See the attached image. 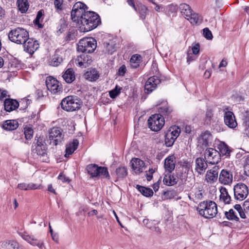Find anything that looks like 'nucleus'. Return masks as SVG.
I'll return each instance as SVG.
<instances>
[{"label":"nucleus","mask_w":249,"mask_h":249,"mask_svg":"<svg viewBox=\"0 0 249 249\" xmlns=\"http://www.w3.org/2000/svg\"><path fill=\"white\" fill-rule=\"evenodd\" d=\"M212 140V135L211 133L206 131L202 133L198 138V142L202 145L207 146L211 142Z\"/></svg>","instance_id":"28"},{"label":"nucleus","mask_w":249,"mask_h":249,"mask_svg":"<svg viewBox=\"0 0 249 249\" xmlns=\"http://www.w3.org/2000/svg\"><path fill=\"white\" fill-rule=\"evenodd\" d=\"M217 148L219 151L218 152L220 154V157L221 156H225L226 157L230 156L231 150L225 142H220L217 146Z\"/></svg>","instance_id":"27"},{"label":"nucleus","mask_w":249,"mask_h":249,"mask_svg":"<svg viewBox=\"0 0 249 249\" xmlns=\"http://www.w3.org/2000/svg\"><path fill=\"white\" fill-rule=\"evenodd\" d=\"M178 8L177 5L171 4L166 7V13L170 17L176 16Z\"/></svg>","instance_id":"42"},{"label":"nucleus","mask_w":249,"mask_h":249,"mask_svg":"<svg viewBox=\"0 0 249 249\" xmlns=\"http://www.w3.org/2000/svg\"><path fill=\"white\" fill-rule=\"evenodd\" d=\"M124 92V89L122 87L116 86L114 89L109 91V93H120Z\"/></svg>","instance_id":"56"},{"label":"nucleus","mask_w":249,"mask_h":249,"mask_svg":"<svg viewBox=\"0 0 249 249\" xmlns=\"http://www.w3.org/2000/svg\"><path fill=\"white\" fill-rule=\"evenodd\" d=\"M126 71V67L124 65H122L118 70V74L120 76H123L125 73Z\"/></svg>","instance_id":"60"},{"label":"nucleus","mask_w":249,"mask_h":249,"mask_svg":"<svg viewBox=\"0 0 249 249\" xmlns=\"http://www.w3.org/2000/svg\"><path fill=\"white\" fill-rule=\"evenodd\" d=\"M19 106L18 102L14 99H7L4 102V109L6 111L11 112L18 108Z\"/></svg>","instance_id":"23"},{"label":"nucleus","mask_w":249,"mask_h":249,"mask_svg":"<svg viewBox=\"0 0 249 249\" xmlns=\"http://www.w3.org/2000/svg\"><path fill=\"white\" fill-rule=\"evenodd\" d=\"M203 35L207 39H212L213 38L211 31L207 28L203 29Z\"/></svg>","instance_id":"55"},{"label":"nucleus","mask_w":249,"mask_h":249,"mask_svg":"<svg viewBox=\"0 0 249 249\" xmlns=\"http://www.w3.org/2000/svg\"><path fill=\"white\" fill-rule=\"evenodd\" d=\"M1 247L3 249H18L19 245L14 240H5L1 243Z\"/></svg>","instance_id":"30"},{"label":"nucleus","mask_w":249,"mask_h":249,"mask_svg":"<svg viewBox=\"0 0 249 249\" xmlns=\"http://www.w3.org/2000/svg\"><path fill=\"white\" fill-rule=\"evenodd\" d=\"M142 60V57L141 55L135 54L133 55L130 60V64L132 68H137L140 66V64Z\"/></svg>","instance_id":"37"},{"label":"nucleus","mask_w":249,"mask_h":249,"mask_svg":"<svg viewBox=\"0 0 249 249\" xmlns=\"http://www.w3.org/2000/svg\"><path fill=\"white\" fill-rule=\"evenodd\" d=\"M82 101L75 95H70L61 102L62 108L67 111H74L81 108Z\"/></svg>","instance_id":"3"},{"label":"nucleus","mask_w":249,"mask_h":249,"mask_svg":"<svg viewBox=\"0 0 249 249\" xmlns=\"http://www.w3.org/2000/svg\"><path fill=\"white\" fill-rule=\"evenodd\" d=\"M46 85L48 89L53 93L62 91V87L59 82L54 78L49 76L46 80Z\"/></svg>","instance_id":"12"},{"label":"nucleus","mask_w":249,"mask_h":249,"mask_svg":"<svg viewBox=\"0 0 249 249\" xmlns=\"http://www.w3.org/2000/svg\"><path fill=\"white\" fill-rule=\"evenodd\" d=\"M33 130L30 127H25L24 128L25 137L27 140H30L33 135Z\"/></svg>","instance_id":"53"},{"label":"nucleus","mask_w":249,"mask_h":249,"mask_svg":"<svg viewBox=\"0 0 249 249\" xmlns=\"http://www.w3.org/2000/svg\"><path fill=\"white\" fill-rule=\"evenodd\" d=\"M29 33L25 29L18 27L11 30L8 33L9 40L18 44H22L29 37Z\"/></svg>","instance_id":"4"},{"label":"nucleus","mask_w":249,"mask_h":249,"mask_svg":"<svg viewBox=\"0 0 249 249\" xmlns=\"http://www.w3.org/2000/svg\"><path fill=\"white\" fill-rule=\"evenodd\" d=\"M104 47L106 51L112 54L115 51V45L112 41L104 43Z\"/></svg>","instance_id":"45"},{"label":"nucleus","mask_w":249,"mask_h":249,"mask_svg":"<svg viewBox=\"0 0 249 249\" xmlns=\"http://www.w3.org/2000/svg\"><path fill=\"white\" fill-rule=\"evenodd\" d=\"M64 0H54L53 4L57 12H61L64 8Z\"/></svg>","instance_id":"48"},{"label":"nucleus","mask_w":249,"mask_h":249,"mask_svg":"<svg viewBox=\"0 0 249 249\" xmlns=\"http://www.w3.org/2000/svg\"><path fill=\"white\" fill-rule=\"evenodd\" d=\"M196 57L193 54L188 53L187 57V62L190 64L192 61L195 60L196 59Z\"/></svg>","instance_id":"62"},{"label":"nucleus","mask_w":249,"mask_h":249,"mask_svg":"<svg viewBox=\"0 0 249 249\" xmlns=\"http://www.w3.org/2000/svg\"><path fill=\"white\" fill-rule=\"evenodd\" d=\"M178 181V178L171 175V173L169 172L165 175L163 179V183L167 186H173L177 184Z\"/></svg>","instance_id":"29"},{"label":"nucleus","mask_w":249,"mask_h":249,"mask_svg":"<svg viewBox=\"0 0 249 249\" xmlns=\"http://www.w3.org/2000/svg\"><path fill=\"white\" fill-rule=\"evenodd\" d=\"M164 123V118L157 114L152 115L148 120V126L153 131L160 130L162 128Z\"/></svg>","instance_id":"8"},{"label":"nucleus","mask_w":249,"mask_h":249,"mask_svg":"<svg viewBox=\"0 0 249 249\" xmlns=\"http://www.w3.org/2000/svg\"><path fill=\"white\" fill-rule=\"evenodd\" d=\"M186 19L193 25L199 24L202 20V18L197 13H193V12L191 13V15H189V17H188Z\"/></svg>","instance_id":"34"},{"label":"nucleus","mask_w":249,"mask_h":249,"mask_svg":"<svg viewBox=\"0 0 249 249\" xmlns=\"http://www.w3.org/2000/svg\"><path fill=\"white\" fill-rule=\"evenodd\" d=\"M220 192V200L223 202L225 204H229L231 200V198L227 189L225 188H221Z\"/></svg>","instance_id":"35"},{"label":"nucleus","mask_w":249,"mask_h":249,"mask_svg":"<svg viewBox=\"0 0 249 249\" xmlns=\"http://www.w3.org/2000/svg\"><path fill=\"white\" fill-rule=\"evenodd\" d=\"M63 61V57L61 53L59 51H55L54 54L52 56L49 61L51 66L57 67L59 66Z\"/></svg>","instance_id":"25"},{"label":"nucleus","mask_w":249,"mask_h":249,"mask_svg":"<svg viewBox=\"0 0 249 249\" xmlns=\"http://www.w3.org/2000/svg\"><path fill=\"white\" fill-rule=\"evenodd\" d=\"M86 79L90 81H96L99 77L98 71L95 69H92L87 71L84 74Z\"/></svg>","instance_id":"33"},{"label":"nucleus","mask_w":249,"mask_h":249,"mask_svg":"<svg viewBox=\"0 0 249 249\" xmlns=\"http://www.w3.org/2000/svg\"><path fill=\"white\" fill-rule=\"evenodd\" d=\"M234 208L238 212L240 216L242 218L245 219L246 218L245 212L244 211V210H243L240 204H235L234 206Z\"/></svg>","instance_id":"52"},{"label":"nucleus","mask_w":249,"mask_h":249,"mask_svg":"<svg viewBox=\"0 0 249 249\" xmlns=\"http://www.w3.org/2000/svg\"><path fill=\"white\" fill-rule=\"evenodd\" d=\"M195 163V170L198 174H203L208 167L207 162L204 159L202 158H197L196 160Z\"/></svg>","instance_id":"22"},{"label":"nucleus","mask_w":249,"mask_h":249,"mask_svg":"<svg viewBox=\"0 0 249 249\" xmlns=\"http://www.w3.org/2000/svg\"><path fill=\"white\" fill-rule=\"evenodd\" d=\"M22 44H23L24 51L30 54H33L39 48L38 41L29 37Z\"/></svg>","instance_id":"13"},{"label":"nucleus","mask_w":249,"mask_h":249,"mask_svg":"<svg viewBox=\"0 0 249 249\" xmlns=\"http://www.w3.org/2000/svg\"><path fill=\"white\" fill-rule=\"evenodd\" d=\"M91 57L86 53L78 55L75 59L76 64L81 68H86L92 62Z\"/></svg>","instance_id":"15"},{"label":"nucleus","mask_w":249,"mask_h":249,"mask_svg":"<svg viewBox=\"0 0 249 249\" xmlns=\"http://www.w3.org/2000/svg\"><path fill=\"white\" fill-rule=\"evenodd\" d=\"M63 138L62 130L60 127H54L49 131V138L51 144L57 145L62 142Z\"/></svg>","instance_id":"9"},{"label":"nucleus","mask_w":249,"mask_h":249,"mask_svg":"<svg viewBox=\"0 0 249 249\" xmlns=\"http://www.w3.org/2000/svg\"><path fill=\"white\" fill-rule=\"evenodd\" d=\"M18 7L22 13H25L28 9L29 4L27 0H18Z\"/></svg>","instance_id":"40"},{"label":"nucleus","mask_w":249,"mask_h":249,"mask_svg":"<svg viewBox=\"0 0 249 249\" xmlns=\"http://www.w3.org/2000/svg\"><path fill=\"white\" fill-rule=\"evenodd\" d=\"M136 188L143 196L146 197L151 196L153 195V190L149 188H146L139 185H137Z\"/></svg>","instance_id":"39"},{"label":"nucleus","mask_w":249,"mask_h":249,"mask_svg":"<svg viewBox=\"0 0 249 249\" xmlns=\"http://www.w3.org/2000/svg\"><path fill=\"white\" fill-rule=\"evenodd\" d=\"M58 178L59 179L62 181V182H65L69 181V178L66 177L65 175H64L62 174H60L58 177Z\"/></svg>","instance_id":"64"},{"label":"nucleus","mask_w":249,"mask_h":249,"mask_svg":"<svg viewBox=\"0 0 249 249\" xmlns=\"http://www.w3.org/2000/svg\"><path fill=\"white\" fill-rule=\"evenodd\" d=\"M119 94H102L100 99V102L103 104L110 103L111 102V99L113 100L117 98Z\"/></svg>","instance_id":"41"},{"label":"nucleus","mask_w":249,"mask_h":249,"mask_svg":"<svg viewBox=\"0 0 249 249\" xmlns=\"http://www.w3.org/2000/svg\"><path fill=\"white\" fill-rule=\"evenodd\" d=\"M213 111L211 109H207L206 113V121L207 123H210L213 117Z\"/></svg>","instance_id":"54"},{"label":"nucleus","mask_w":249,"mask_h":249,"mask_svg":"<svg viewBox=\"0 0 249 249\" xmlns=\"http://www.w3.org/2000/svg\"><path fill=\"white\" fill-rule=\"evenodd\" d=\"M167 132L170 133V135H172V136L176 140L179 135L180 129L178 126L175 125L171 127Z\"/></svg>","instance_id":"46"},{"label":"nucleus","mask_w":249,"mask_h":249,"mask_svg":"<svg viewBox=\"0 0 249 249\" xmlns=\"http://www.w3.org/2000/svg\"><path fill=\"white\" fill-rule=\"evenodd\" d=\"M243 120V124L244 127V134L249 138V112H246Z\"/></svg>","instance_id":"43"},{"label":"nucleus","mask_w":249,"mask_h":249,"mask_svg":"<svg viewBox=\"0 0 249 249\" xmlns=\"http://www.w3.org/2000/svg\"><path fill=\"white\" fill-rule=\"evenodd\" d=\"M199 214L205 218L214 217L217 213V206L215 202L206 200L201 202L196 208Z\"/></svg>","instance_id":"2"},{"label":"nucleus","mask_w":249,"mask_h":249,"mask_svg":"<svg viewBox=\"0 0 249 249\" xmlns=\"http://www.w3.org/2000/svg\"><path fill=\"white\" fill-rule=\"evenodd\" d=\"M158 111L159 113L158 115H160L161 117L168 119L170 117L173 109L166 102H165L159 107Z\"/></svg>","instance_id":"19"},{"label":"nucleus","mask_w":249,"mask_h":249,"mask_svg":"<svg viewBox=\"0 0 249 249\" xmlns=\"http://www.w3.org/2000/svg\"><path fill=\"white\" fill-rule=\"evenodd\" d=\"M63 78L67 83H71L75 79L73 70L71 69L67 70L63 75Z\"/></svg>","instance_id":"38"},{"label":"nucleus","mask_w":249,"mask_h":249,"mask_svg":"<svg viewBox=\"0 0 249 249\" xmlns=\"http://www.w3.org/2000/svg\"><path fill=\"white\" fill-rule=\"evenodd\" d=\"M180 12L184 16L185 18H187L189 15H191V13L193 12L190 6L186 3H181L179 6Z\"/></svg>","instance_id":"36"},{"label":"nucleus","mask_w":249,"mask_h":249,"mask_svg":"<svg viewBox=\"0 0 249 249\" xmlns=\"http://www.w3.org/2000/svg\"><path fill=\"white\" fill-rule=\"evenodd\" d=\"M195 197L196 199H201L203 197L202 190L196 191L195 193Z\"/></svg>","instance_id":"61"},{"label":"nucleus","mask_w":249,"mask_h":249,"mask_svg":"<svg viewBox=\"0 0 249 249\" xmlns=\"http://www.w3.org/2000/svg\"><path fill=\"white\" fill-rule=\"evenodd\" d=\"M137 10H138L140 15V18L142 19H145L147 12V8L146 6L142 3H140L137 5Z\"/></svg>","instance_id":"47"},{"label":"nucleus","mask_w":249,"mask_h":249,"mask_svg":"<svg viewBox=\"0 0 249 249\" xmlns=\"http://www.w3.org/2000/svg\"><path fill=\"white\" fill-rule=\"evenodd\" d=\"M160 83L158 77L154 76L150 77L146 82L144 88L147 92H152Z\"/></svg>","instance_id":"17"},{"label":"nucleus","mask_w":249,"mask_h":249,"mask_svg":"<svg viewBox=\"0 0 249 249\" xmlns=\"http://www.w3.org/2000/svg\"><path fill=\"white\" fill-rule=\"evenodd\" d=\"M79 144V142L77 139H74L71 142L68 143L66 146V154L65 156L68 157L71 155L77 149Z\"/></svg>","instance_id":"26"},{"label":"nucleus","mask_w":249,"mask_h":249,"mask_svg":"<svg viewBox=\"0 0 249 249\" xmlns=\"http://www.w3.org/2000/svg\"><path fill=\"white\" fill-rule=\"evenodd\" d=\"M225 124L229 128L234 129L237 126L235 116L231 111H225L224 116Z\"/></svg>","instance_id":"16"},{"label":"nucleus","mask_w":249,"mask_h":249,"mask_svg":"<svg viewBox=\"0 0 249 249\" xmlns=\"http://www.w3.org/2000/svg\"><path fill=\"white\" fill-rule=\"evenodd\" d=\"M235 199L240 201L245 199L249 194V189L247 186L243 183L236 184L233 188Z\"/></svg>","instance_id":"10"},{"label":"nucleus","mask_w":249,"mask_h":249,"mask_svg":"<svg viewBox=\"0 0 249 249\" xmlns=\"http://www.w3.org/2000/svg\"><path fill=\"white\" fill-rule=\"evenodd\" d=\"M116 173L119 178H124L127 175V169L125 167H120L117 168Z\"/></svg>","instance_id":"50"},{"label":"nucleus","mask_w":249,"mask_h":249,"mask_svg":"<svg viewBox=\"0 0 249 249\" xmlns=\"http://www.w3.org/2000/svg\"><path fill=\"white\" fill-rule=\"evenodd\" d=\"M87 6L78 1L75 3L71 12V19L76 21L79 30L82 32H87L95 28L100 22L97 14L90 11H86Z\"/></svg>","instance_id":"1"},{"label":"nucleus","mask_w":249,"mask_h":249,"mask_svg":"<svg viewBox=\"0 0 249 249\" xmlns=\"http://www.w3.org/2000/svg\"><path fill=\"white\" fill-rule=\"evenodd\" d=\"M225 215L227 219L229 220H232L235 221H239V217L236 214L234 211L233 209H230L229 211L225 212Z\"/></svg>","instance_id":"44"},{"label":"nucleus","mask_w":249,"mask_h":249,"mask_svg":"<svg viewBox=\"0 0 249 249\" xmlns=\"http://www.w3.org/2000/svg\"><path fill=\"white\" fill-rule=\"evenodd\" d=\"M86 170L91 178L99 177L110 178L108 170L106 167L99 166L96 164H90L87 166Z\"/></svg>","instance_id":"5"},{"label":"nucleus","mask_w":249,"mask_h":249,"mask_svg":"<svg viewBox=\"0 0 249 249\" xmlns=\"http://www.w3.org/2000/svg\"><path fill=\"white\" fill-rule=\"evenodd\" d=\"M18 188L21 190L27 191L30 190L40 189L41 188V186L37 185V184L33 183H30L28 184L22 183L18 185Z\"/></svg>","instance_id":"31"},{"label":"nucleus","mask_w":249,"mask_h":249,"mask_svg":"<svg viewBox=\"0 0 249 249\" xmlns=\"http://www.w3.org/2000/svg\"><path fill=\"white\" fill-rule=\"evenodd\" d=\"M97 47L96 41L92 37L81 39L78 43L77 50L82 53H91Z\"/></svg>","instance_id":"7"},{"label":"nucleus","mask_w":249,"mask_h":249,"mask_svg":"<svg viewBox=\"0 0 249 249\" xmlns=\"http://www.w3.org/2000/svg\"><path fill=\"white\" fill-rule=\"evenodd\" d=\"M18 122L15 120H10L5 121L2 125L3 128L7 130H13L18 128Z\"/></svg>","instance_id":"32"},{"label":"nucleus","mask_w":249,"mask_h":249,"mask_svg":"<svg viewBox=\"0 0 249 249\" xmlns=\"http://www.w3.org/2000/svg\"><path fill=\"white\" fill-rule=\"evenodd\" d=\"M19 234L24 240H26L29 243H30L33 237L30 236L26 232L20 233Z\"/></svg>","instance_id":"57"},{"label":"nucleus","mask_w":249,"mask_h":249,"mask_svg":"<svg viewBox=\"0 0 249 249\" xmlns=\"http://www.w3.org/2000/svg\"><path fill=\"white\" fill-rule=\"evenodd\" d=\"M243 208L244 211L245 212V214L249 215V199H247L243 204Z\"/></svg>","instance_id":"58"},{"label":"nucleus","mask_w":249,"mask_h":249,"mask_svg":"<svg viewBox=\"0 0 249 249\" xmlns=\"http://www.w3.org/2000/svg\"><path fill=\"white\" fill-rule=\"evenodd\" d=\"M131 167L136 174H140L143 172L145 167L144 161L139 158H134L131 160Z\"/></svg>","instance_id":"18"},{"label":"nucleus","mask_w":249,"mask_h":249,"mask_svg":"<svg viewBox=\"0 0 249 249\" xmlns=\"http://www.w3.org/2000/svg\"><path fill=\"white\" fill-rule=\"evenodd\" d=\"M176 139L174 137L172 136V135H170V133H169L167 132L165 136V143L167 147H170L173 145L174 144Z\"/></svg>","instance_id":"49"},{"label":"nucleus","mask_w":249,"mask_h":249,"mask_svg":"<svg viewBox=\"0 0 249 249\" xmlns=\"http://www.w3.org/2000/svg\"><path fill=\"white\" fill-rule=\"evenodd\" d=\"M20 67V65L18 62V61L16 59H12L5 62V65L3 67V69L5 71H8L10 72H13L15 74V72Z\"/></svg>","instance_id":"20"},{"label":"nucleus","mask_w":249,"mask_h":249,"mask_svg":"<svg viewBox=\"0 0 249 249\" xmlns=\"http://www.w3.org/2000/svg\"><path fill=\"white\" fill-rule=\"evenodd\" d=\"M219 168L214 166L212 169L207 171L206 175V179L208 182H213L217 180L218 178Z\"/></svg>","instance_id":"21"},{"label":"nucleus","mask_w":249,"mask_h":249,"mask_svg":"<svg viewBox=\"0 0 249 249\" xmlns=\"http://www.w3.org/2000/svg\"><path fill=\"white\" fill-rule=\"evenodd\" d=\"M47 147L44 144L43 140L38 138L36 142H34L32 147V153L33 154H36L40 160L43 162H47L48 157L46 152Z\"/></svg>","instance_id":"6"},{"label":"nucleus","mask_w":249,"mask_h":249,"mask_svg":"<svg viewBox=\"0 0 249 249\" xmlns=\"http://www.w3.org/2000/svg\"><path fill=\"white\" fill-rule=\"evenodd\" d=\"M205 159L210 164H217L220 160V154L214 149L208 148L205 151Z\"/></svg>","instance_id":"11"},{"label":"nucleus","mask_w":249,"mask_h":249,"mask_svg":"<svg viewBox=\"0 0 249 249\" xmlns=\"http://www.w3.org/2000/svg\"><path fill=\"white\" fill-rule=\"evenodd\" d=\"M200 46L198 44H195L192 48V50L193 54L194 55H197L199 53Z\"/></svg>","instance_id":"59"},{"label":"nucleus","mask_w":249,"mask_h":249,"mask_svg":"<svg viewBox=\"0 0 249 249\" xmlns=\"http://www.w3.org/2000/svg\"><path fill=\"white\" fill-rule=\"evenodd\" d=\"M175 157L174 155L167 157L164 160V168L166 171L171 173L175 168Z\"/></svg>","instance_id":"24"},{"label":"nucleus","mask_w":249,"mask_h":249,"mask_svg":"<svg viewBox=\"0 0 249 249\" xmlns=\"http://www.w3.org/2000/svg\"><path fill=\"white\" fill-rule=\"evenodd\" d=\"M31 245L35 246L38 247L40 249H43L45 248L43 242L38 240L37 239L32 237L30 243Z\"/></svg>","instance_id":"51"},{"label":"nucleus","mask_w":249,"mask_h":249,"mask_svg":"<svg viewBox=\"0 0 249 249\" xmlns=\"http://www.w3.org/2000/svg\"><path fill=\"white\" fill-rule=\"evenodd\" d=\"M161 178L160 177L159 180L157 182L154 183L153 185V188L155 192L158 191L160 188V184L161 181Z\"/></svg>","instance_id":"63"},{"label":"nucleus","mask_w":249,"mask_h":249,"mask_svg":"<svg viewBox=\"0 0 249 249\" xmlns=\"http://www.w3.org/2000/svg\"><path fill=\"white\" fill-rule=\"evenodd\" d=\"M219 181L224 185H229L233 180L232 172L228 169H222L219 176Z\"/></svg>","instance_id":"14"}]
</instances>
